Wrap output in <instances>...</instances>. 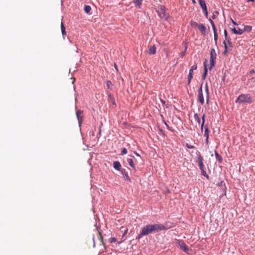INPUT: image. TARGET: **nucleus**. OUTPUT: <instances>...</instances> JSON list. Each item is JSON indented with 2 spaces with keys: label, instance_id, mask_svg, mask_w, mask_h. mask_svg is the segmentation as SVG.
Returning a JSON list of instances; mask_svg holds the SVG:
<instances>
[{
  "label": "nucleus",
  "instance_id": "nucleus-6",
  "mask_svg": "<svg viewBox=\"0 0 255 255\" xmlns=\"http://www.w3.org/2000/svg\"><path fill=\"white\" fill-rule=\"evenodd\" d=\"M197 162L198 163V165L200 170L204 169V165L203 163V158L201 156L200 154H198L197 156Z\"/></svg>",
  "mask_w": 255,
  "mask_h": 255
},
{
  "label": "nucleus",
  "instance_id": "nucleus-44",
  "mask_svg": "<svg viewBox=\"0 0 255 255\" xmlns=\"http://www.w3.org/2000/svg\"><path fill=\"white\" fill-rule=\"evenodd\" d=\"M114 65H115V68L116 69V70H118V68H117V66L116 64H115V63Z\"/></svg>",
  "mask_w": 255,
  "mask_h": 255
},
{
  "label": "nucleus",
  "instance_id": "nucleus-12",
  "mask_svg": "<svg viewBox=\"0 0 255 255\" xmlns=\"http://www.w3.org/2000/svg\"><path fill=\"white\" fill-rule=\"evenodd\" d=\"M156 47L154 45L150 46L148 49V54L150 55L155 54L156 53Z\"/></svg>",
  "mask_w": 255,
  "mask_h": 255
},
{
  "label": "nucleus",
  "instance_id": "nucleus-45",
  "mask_svg": "<svg viewBox=\"0 0 255 255\" xmlns=\"http://www.w3.org/2000/svg\"><path fill=\"white\" fill-rule=\"evenodd\" d=\"M248 1H252V2H254V1H255V0H248Z\"/></svg>",
  "mask_w": 255,
  "mask_h": 255
},
{
  "label": "nucleus",
  "instance_id": "nucleus-43",
  "mask_svg": "<svg viewBox=\"0 0 255 255\" xmlns=\"http://www.w3.org/2000/svg\"><path fill=\"white\" fill-rule=\"evenodd\" d=\"M232 21L234 25H238V24L232 19Z\"/></svg>",
  "mask_w": 255,
  "mask_h": 255
},
{
  "label": "nucleus",
  "instance_id": "nucleus-23",
  "mask_svg": "<svg viewBox=\"0 0 255 255\" xmlns=\"http://www.w3.org/2000/svg\"><path fill=\"white\" fill-rule=\"evenodd\" d=\"M209 21L212 25V28H213V30L214 31V33H215V32H217L216 28V26H215L214 21L211 19H209Z\"/></svg>",
  "mask_w": 255,
  "mask_h": 255
},
{
  "label": "nucleus",
  "instance_id": "nucleus-5",
  "mask_svg": "<svg viewBox=\"0 0 255 255\" xmlns=\"http://www.w3.org/2000/svg\"><path fill=\"white\" fill-rule=\"evenodd\" d=\"M198 101L202 105L204 104V99L202 91V85H201V87L198 90Z\"/></svg>",
  "mask_w": 255,
  "mask_h": 255
},
{
  "label": "nucleus",
  "instance_id": "nucleus-26",
  "mask_svg": "<svg viewBox=\"0 0 255 255\" xmlns=\"http://www.w3.org/2000/svg\"><path fill=\"white\" fill-rule=\"evenodd\" d=\"M205 115H203L202 117V123L201 124V130L202 131L203 130V127L204 126V123H205Z\"/></svg>",
  "mask_w": 255,
  "mask_h": 255
},
{
  "label": "nucleus",
  "instance_id": "nucleus-35",
  "mask_svg": "<svg viewBox=\"0 0 255 255\" xmlns=\"http://www.w3.org/2000/svg\"><path fill=\"white\" fill-rule=\"evenodd\" d=\"M109 241L111 243H113L117 242V239L115 238H112L109 239Z\"/></svg>",
  "mask_w": 255,
  "mask_h": 255
},
{
  "label": "nucleus",
  "instance_id": "nucleus-34",
  "mask_svg": "<svg viewBox=\"0 0 255 255\" xmlns=\"http://www.w3.org/2000/svg\"><path fill=\"white\" fill-rule=\"evenodd\" d=\"M197 65L196 64H194L191 68H190V70H192L193 71L197 69Z\"/></svg>",
  "mask_w": 255,
  "mask_h": 255
},
{
  "label": "nucleus",
  "instance_id": "nucleus-51",
  "mask_svg": "<svg viewBox=\"0 0 255 255\" xmlns=\"http://www.w3.org/2000/svg\"><path fill=\"white\" fill-rule=\"evenodd\" d=\"M99 135L100 136V135H101V130H100V131H99Z\"/></svg>",
  "mask_w": 255,
  "mask_h": 255
},
{
  "label": "nucleus",
  "instance_id": "nucleus-13",
  "mask_svg": "<svg viewBox=\"0 0 255 255\" xmlns=\"http://www.w3.org/2000/svg\"><path fill=\"white\" fill-rule=\"evenodd\" d=\"M205 92H206V103L208 104L209 101V91L208 86V84L206 83L205 84Z\"/></svg>",
  "mask_w": 255,
  "mask_h": 255
},
{
  "label": "nucleus",
  "instance_id": "nucleus-40",
  "mask_svg": "<svg viewBox=\"0 0 255 255\" xmlns=\"http://www.w3.org/2000/svg\"><path fill=\"white\" fill-rule=\"evenodd\" d=\"M231 50V49H229V50ZM228 51V50H224V51L223 52V54L224 55H226Z\"/></svg>",
  "mask_w": 255,
  "mask_h": 255
},
{
  "label": "nucleus",
  "instance_id": "nucleus-3",
  "mask_svg": "<svg viewBox=\"0 0 255 255\" xmlns=\"http://www.w3.org/2000/svg\"><path fill=\"white\" fill-rule=\"evenodd\" d=\"M157 12L158 15L162 19L166 20L169 17V14L166 12V8L163 5L159 6Z\"/></svg>",
  "mask_w": 255,
  "mask_h": 255
},
{
  "label": "nucleus",
  "instance_id": "nucleus-41",
  "mask_svg": "<svg viewBox=\"0 0 255 255\" xmlns=\"http://www.w3.org/2000/svg\"><path fill=\"white\" fill-rule=\"evenodd\" d=\"M250 73L251 74L255 73V71L254 69H252V70L250 71Z\"/></svg>",
  "mask_w": 255,
  "mask_h": 255
},
{
  "label": "nucleus",
  "instance_id": "nucleus-30",
  "mask_svg": "<svg viewBox=\"0 0 255 255\" xmlns=\"http://www.w3.org/2000/svg\"><path fill=\"white\" fill-rule=\"evenodd\" d=\"M202 172V175L206 177L208 179L209 178V176L207 174L206 171H205L204 169L201 170Z\"/></svg>",
  "mask_w": 255,
  "mask_h": 255
},
{
  "label": "nucleus",
  "instance_id": "nucleus-38",
  "mask_svg": "<svg viewBox=\"0 0 255 255\" xmlns=\"http://www.w3.org/2000/svg\"><path fill=\"white\" fill-rule=\"evenodd\" d=\"M223 44H224V46H225V50H228V47L227 45V44H226V42L225 41H224Z\"/></svg>",
  "mask_w": 255,
  "mask_h": 255
},
{
  "label": "nucleus",
  "instance_id": "nucleus-1",
  "mask_svg": "<svg viewBox=\"0 0 255 255\" xmlns=\"http://www.w3.org/2000/svg\"><path fill=\"white\" fill-rule=\"evenodd\" d=\"M166 229L165 227L161 224H148L142 228L140 234L136 237V239L139 240L142 237L152 234L153 232H158Z\"/></svg>",
  "mask_w": 255,
  "mask_h": 255
},
{
  "label": "nucleus",
  "instance_id": "nucleus-31",
  "mask_svg": "<svg viewBox=\"0 0 255 255\" xmlns=\"http://www.w3.org/2000/svg\"><path fill=\"white\" fill-rule=\"evenodd\" d=\"M128 152L127 149L126 148H124L121 152V155H123L127 154Z\"/></svg>",
  "mask_w": 255,
  "mask_h": 255
},
{
  "label": "nucleus",
  "instance_id": "nucleus-33",
  "mask_svg": "<svg viewBox=\"0 0 255 255\" xmlns=\"http://www.w3.org/2000/svg\"><path fill=\"white\" fill-rule=\"evenodd\" d=\"M214 40L215 41V43H216L217 41V39H218L217 32H215V33H214Z\"/></svg>",
  "mask_w": 255,
  "mask_h": 255
},
{
  "label": "nucleus",
  "instance_id": "nucleus-7",
  "mask_svg": "<svg viewBox=\"0 0 255 255\" xmlns=\"http://www.w3.org/2000/svg\"><path fill=\"white\" fill-rule=\"evenodd\" d=\"M199 4L202 7L203 11L205 12L206 15L208 14L207 7L206 6V3L204 0H198Z\"/></svg>",
  "mask_w": 255,
  "mask_h": 255
},
{
  "label": "nucleus",
  "instance_id": "nucleus-36",
  "mask_svg": "<svg viewBox=\"0 0 255 255\" xmlns=\"http://www.w3.org/2000/svg\"><path fill=\"white\" fill-rule=\"evenodd\" d=\"M186 146L189 149L194 148L195 147L193 145H189L188 143H186Z\"/></svg>",
  "mask_w": 255,
  "mask_h": 255
},
{
  "label": "nucleus",
  "instance_id": "nucleus-11",
  "mask_svg": "<svg viewBox=\"0 0 255 255\" xmlns=\"http://www.w3.org/2000/svg\"><path fill=\"white\" fill-rule=\"evenodd\" d=\"M207 62V60L206 59H205V61L204 62V72L202 75V79L203 80L205 79L206 76L207 75V65H206Z\"/></svg>",
  "mask_w": 255,
  "mask_h": 255
},
{
  "label": "nucleus",
  "instance_id": "nucleus-14",
  "mask_svg": "<svg viewBox=\"0 0 255 255\" xmlns=\"http://www.w3.org/2000/svg\"><path fill=\"white\" fill-rule=\"evenodd\" d=\"M193 76V71L192 70H189V73L188 76V85H189Z\"/></svg>",
  "mask_w": 255,
  "mask_h": 255
},
{
  "label": "nucleus",
  "instance_id": "nucleus-4",
  "mask_svg": "<svg viewBox=\"0 0 255 255\" xmlns=\"http://www.w3.org/2000/svg\"><path fill=\"white\" fill-rule=\"evenodd\" d=\"M217 55L216 51L214 49L212 48L210 51V69H211L213 66H214L215 64V60L216 59Z\"/></svg>",
  "mask_w": 255,
  "mask_h": 255
},
{
  "label": "nucleus",
  "instance_id": "nucleus-9",
  "mask_svg": "<svg viewBox=\"0 0 255 255\" xmlns=\"http://www.w3.org/2000/svg\"><path fill=\"white\" fill-rule=\"evenodd\" d=\"M76 116L78 120L79 123L80 124L82 122V119L83 117V111L77 110L76 111Z\"/></svg>",
  "mask_w": 255,
  "mask_h": 255
},
{
  "label": "nucleus",
  "instance_id": "nucleus-25",
  "mask_svg": "<svg viewBox=\"0 0 255 255\" xmlns=\"http://www.w3.org/2000/svg\"><path fill=\"white\" fill-rule=\"evenodd\" d=\"M191 25L193 27H197L198 28V26L200 24V23H198L195 21H191L190 22Z\"/></svg>",
  "mask_w": 255,
  "mask_h": 255
},
{
  "label": "nucleus",
  "instance_id": "nucleus-29",
  "mask_svg": "<svg viewBox=\"0 0 255 255\" xmlns=\"http://www.w3.org/2000/svg\"><path fill=\"white\" fill-rule=\"evenodd\" d=\"M224 35H225L226 40H228V42L229 45H231V42L229 41V40L227 39V31L226 29L224 30Z\"/></svg>",
  "mask_w": 255,
  "mask_h": 255
},
{
  "label": "nucleus",
  "instance_id": "nucleus-47",
  "mask_svg": "<svg viewBox=\"0 0 255 255\" xmlns=\"http://www.w3.org/2000/svg\"><path fill=\"white\" fill-rule=\"evenodd\" d=\"M192 2L193 3H196V1L195 0H192Z\"/></svg>",
  "mask_w": 255,
  "mask_h": 255
},
{
  "label": "nucleus",
  "instance_id": "nucleus-20",
  "mask_svg": "<svg viewBox=\"0 0 255 255\" xmlns=\"http://www.w3.org/2000/svg\"><path fill=\"white\" fill-rule=\"evenodd\" d=\"M195 120L197 122L198 126L200 125L201 120L199 116L197 114H195L194 115Z\"/></svg>",
  "mask_w": 255,
  "mask_h": 255
},
{
  "label": "nucleus",
  "instance_id": "nucleus-49",
  "mask_svg": "<svg viewBox=\"0 0 255 255\" xmlns=\"http://www.w3.org/2000/svg\"><path fill=\"white\" fill-rule=\"evenodd\" d=\"M100 237H101V239L103 240V237L102 236L101 233H100Z\"/></svg>",
  "mask_w": 255,
  "mask_h": 255
},
{
  "label": "nucleus",
  "instance_id": "nucleus-16",
  "mask_svg": "<svg viewBox=\"0 0 255 255\" xmlns=\"http://www.w3.org/2000/svg\"><path fill=\"white\" fill-rule=\"evenodd\" d=\"M127 161L129 165V166L134 170H135V167L134 166V164L133 163V159L132 158H128Z\"/></svg>",
  "mask_w": 255,
  "mask_h": 255
},
{
  "label": "nucleus",
  "instance_id": "nucleus-42",
  "mask_svg": "<svg viewBox=\"0 0 255 255\" xmlns=\"http://www.w3.org/2000/svg\"><path fill=\"white\" fill-rule=\"evenodd\" d=\"M208 139H209V138H207V137H206V141H205V142H206V144L207 145H208V142H209Z\"/></svg>",
  "mask_w": 255,
  "mask_h": 255
},
{
  "label": "nucleus",
  "instance_id": "nucleus-21",
  "mask_svg": "<svg viewBox=\"0 0 255 255\" xmlns=\"http://www.w3.org/2000/svg\"><path fill=\"white\" fill-rule=\"evenodd\" d=\"M252 29V27L250 25H245L244 27V32H250Z\"/></svg>",
  "mask_w": 255,
  "mask_h": 255
},
{
  "label": "nucleus",
  "instance_id": "nucleus-24",
  "mask_svg": "<svg viewBox=\"0 0 255 255\" xmlns=\"http://www.w3.org/2000/svg\"><path fill=\"white\" fill-rule=\"evenodd\" d=\"M91 10V7L90 5H85L84 7V11L86 13H89Z\"/></svg>",
  "mask_w": 255,
  "mask_h": 255
},
{
  "label": "nucleus",
  "instance_id": "nucleus-15",
  "mask_svg": "<svg viewBox=\"0 0 255 255\" xmlns=\"http://www.w3.org/2000/svg\"><path fill=\"white\" fill-rule=\"evenodd\" d=\"M121 167V163L119 161H116L114 162V167L115 169L119 171Z\"/></svg>",
  "mask_w": 255,
  "mask_h": 255
},
{
  "label": "nucleus",
  "instance_id": "nucleus-18",
  "mask_svg": "<svg viewBox=\"0 0 255 255\" xmlns=\"http://www.w3.org/2000/svg\"><path fill=\"white\" fill-rule=\"evenodd\" d=\"M133 2L135 3V6L140 8L142 4V0H133Z\"/></svg>",
  "mask_w": 255,
  "mask_h": 255
},
{
  "label": "nucleus",
  "instance_id": "nucleus-27",
  "mask_svg": "<svg viewBox=\"0 0 255 255\" xmlns=\"http://www.w3.org/2000/svg\"><path fill=\"white\" fill-rule=\"evenodd\" d=\"M106 85H107V87L108 89H111V87L113 85L112 83L111 82V81H110L109 80H108L106 82Z\"/></svg>",
  "mask_w": 255,
  "mask_h": 255
},
{
  "label": "nucleus",
  "instance_id": "nucleus-32",
  "mask_svg": "<svg viewBox=\"0 0 255 255\" xmlns=\"http://www.w3.org/2000/svg\"><path fill=\"white\" fill-rule=\"evenodd\" d=\"M128 232V229H127L125 231V232H124V234H123V241H125V240H126V239H127V238H126V237L124 238V237H125V236L127 234Z\"/></svg>",
  "mask_w": 255,
  "mask_h": 255
},
{
  "label": "nucleus",
  "instance_id": "nucleus-28",
  "mask_svg": "<svg viewBox=\"0 0 255 255\" xmlns=\"http://www.w3.org/2000/svg\"><path fill=\"white\" fill-rule=\"evenodd\" d=\"M243 33H244V30L243 29H240V28H238V29H237L236 34L241 35Z\"/></svg>",
  "mask_w": 255,
  "mask_h": 255
},
{
  "label": "nucleus",
  "instance_id": "nucleus-37",
  "mask_svg": "<svg viewBox=\"0 0 255 255\" xmlns=\"http://www.w3.org/2000/svg\"><path fill=\"white\" fill-rule=\"evenodd\" d=\"M231 30L234 33L236 34L237 29L235 27L231 28Z\"/></svg>",
  "mask_w": 255,
  "mask_h": 255
},
{
  "label": "nucleus",
  "instance_id": "nucleus-46",
  "mask_svg": "<svg viewBox=\"0 0 255 255\" xmlns=\"http://www.w3.org/2000/svg\"><path fill=\"white\" fill-rule=\"evenodd\" d=\"M166 126H167V127L168 128V129H169V127L168 126V125L166 123H165Z\"/></svg>",
  "mask_w": 255,
  "mask_h": 255
},
{
  "label": "nucleus",
  "instance_id": "nucleus-22",
  "mask_svg": "<svg viewBox=\"0 0 255 255\" xmlns=\"http://www.w3.org/2000/svg\"><path fill=\"white\" fill-rule=\"evenodd\" d=\"M215 154L216 159L219 161V162L221 163L222 162V157L218 154V153L215 151Z\"/></svg>",
  "mask_w": 255,
  "mask_h": 255
},
{
  "label": "nucleus",
  "instance_id": "nucleus-48",
  "mask_svg": "<svg viewBox=\"0 0 255 255\" xmlns=\"http://www.w3.org/2000/svg\"><path fill=\"white\" fill-rule=\"evenodd\" d=\"M135 154L137 155V156H140L139 154H138L137 153L135 152Z\"/></svg>",
  "mask_w": 255,
  "mask_h": 255
},
{
  "label": "nucleus",
  "instance_id": "nucleus-17",
  "mask_svg": "<svg viewBox=\"0 0 255 255\" xmlns=\"http://www.w3.org/2000/svg\"><path fill=\"white\" fill-rule=\"evenodd\" d=\"M209 130L208 127V126H205L204 135L205 137H207V138H209Z\"/></svg>",
  "mask_w": 255,
  "mask_h": 255
},
{
  "label": "nucleus",
  "instance_id": "nucleus-50",
  "mask_svg": "<svg viewBox=\"0 0 255 255\" xmlns=\"http://www.w3.org/2000/svg\"><path fill=\"white\" fill-rule=\"evenodd\" d=\"M161 102L163 103V104H165V101H163V100H161Z\"/></svg>",
  "mask_w": 255,
  "mask_h": 255
},
{
  "label": "nucleus",
  "instance_id": "nucleus-39",
  "mask_svg": "<svg viewBox=\"0 0 255 255\" xmlns=\"http://www.w3.org/2000/svg\"><path fill=\"white\" fill-rule=\"evenodd\" d=\"M125 175H126V180H128V181L130 182V180L129 177V176H128V174H127V173H126V174H125Z\"/></svg>",
  "mask_w": 255,
  "mask_h": 255
},
{
  "label": "nucleus",
  "instance_id": "nucleus-19",
  "mask_svg": "<svg viewBox=\"0 0 255 255\" xmlns=\"http://www.w3.org/2000/svg\"><path fill=\"white\" fill-rule=\"evenodd\" d=\"M61 32H62L63 36L66 35V30H65V27L64 25V23L63 22H61Z\"/></svg>",
  "mask_w": 255,
  "mask_h": 255
},
{
  "label": "nucleus",
  "instance_id": "nucleus-2",
  "mask_svg": "<svg viewBox=\"0 0 255 255\" xmlns=\"http://www.w3.org/2000/svg\"><path fill=\"white\" fill-rule=\"evenodd\" d=\"M254 100L250 94H241L237 99L236 102L240 104H251Z\"/></svg>",
  "mask_w": 255,
  "mask_h": 255
},
{
  "label": "nucleus",
  "instance_id": "nucleus-10",
  "mask_svg": "<svg viewBox=\"0 0 255 255\" xmlns=\"http://www.w3.org/2000/svg\"><path fill=\"white\" fill-rule=\"evenodd\" d=\"M198 29L200 31V32H201L202 34H203V35H205V34L206 27V26L204 25H203L202 23H200V24L199 25V26L198 27Z\"/></svg>",
  "mask_w": 255,
  "mask_h": 255
},
{
  "label": "nucleus",
  "instance_id": "nucleus-8",
  "mask_svg": "<svg viewBox=\"0 0 255 255\" xmlns=\"http://www.w3.org/2000/svg\"><path fill=\"white\" fill-rule=\"evenodd\" d=\"M179 246L180 249L183 250L185 253H188L189 249L185 243L180 242L179 243Z\"/></svg>",
  "mask_w": 255,
  "mask_h": 255
}]
</instances>
